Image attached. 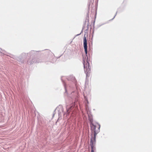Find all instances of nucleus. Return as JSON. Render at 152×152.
Segmentation results:
<instances>
[{
	"mask_svg": "<svg viewBox=\"0 0 152 152\" xmlns=\"http://www.w3.org/2000/svg\"><path fill=\"white\" fill-rule=\"evenodd\" d=\"M99 131L96 132L95 130L94 131V137H92L91 139L90 145L91 149V152H94V149L95 148L94 147L96 143V136L99 132L100 128V125H99Z\"/></svg>",
	"mask_w": 152,
	"mask_h": 152,
	"instance_id": "f257e3e1",
	"label": "nucleus"
},
{
	"mask_svg": "<svg viewBox=\"0 0 152 152\" xmlns=\"http://www.w3.org/2000/svg\"><path fill=\"white\" fill-rule=\"evenodd\" d=\"M83 47L85 50V53L86 55L87 54V40L85 36L83 39Z\"/></svg>",
	"mask_w": 152,
	"mask_h": 152,
	"instance_id": "f03ea898",
	"label": "nucleus"
},
{
	"mask_svg": "<svg viewBox=\"0 0 152 152\" xmlns=\"http://www.w3.org/2000/svg\"><path fill=\"white\" fill-rule=\"evenodd\" d=\"M84 67L85 69V70H84L85 71V70L86 67V72H87V71L88 72L90 70V66H89V63L88 62L86 64V66L85 65V64H84Z\"/></svg>",
	"mask_w": 152,
	"mask_h": 152,
	"instance_id": "7ed1b4c3",
	"label": "nucleus"
},
{
	"mask_svg": "<svg viewBox=\"0 0 152 152\" xmlns=\"http://www.w3.org/2000/svg\"><path fill=\"white\" fill-rule=\"evenodd\" d=\"M72 106H71L69 109H68L67 108H66L67 112L68 114H69V110H72Z\"/></svg>",
	"mask_w": 152,
	"mask_h": 152,
	"instance_id": "20e7f679",
	"label": "nucleus"
},
{
	"mask_svg": "<svg viewBox=\"0 0 152 152\" xmlns=\"http://www.w3.org/2000/svg\"><path fill=\"white\" fill-rule=\"evenodd\" d=\"M84 99L86 101V102L87 104H88V100L87 98L86 97L85 95H84Z\"/></svg>",
	"mask_w": 152,
	"mask_h": 152,
	"instance_id": "39448f33",
	"label": "nucleus"
},
{
	"mask_svg": "<svg viewBox=\"0 0 152 152\" xmlns=\"http://www.w3.org/2000/svg\"><path fill=\"white\" fill-rule=\"evenodd\" d=\"M116 15V14L115 15L114 17L112 19V20H113L115 18Z\"/></svg>",
	"mask_w": 152,
	"mask_h": 152,
	"instance_id": "423d86ee",
	"label": "nucleus"
},
{
	"mask_svg": "<svg viewBox=\"0 0 152 152\" xmlns=\"http://www.w3.org/2000/svg\"><path fill=\"white\" fill-rule=\"evenodd\" d=\"M65 90L66 91V87L65 86Z\"/></svg>",
	"mask_w": 152,
	"mask_h": 152,
	"instance_id": "0eeeda50",
	"label": "nucleus"
},
{
	"mask_svg": "<svg viewBox=\"0 0 152 152\" xmlns=\"http://www.w3.org/2000/svg\"><path fill=\"white\" fill-rule=\"evenodd\" d=\"M80 34H77V36H78V35H79Z\"/></svg>",
	"mask_w": 152,
	"mask_h": 152,
	"instance_id": "6e6552de",
	"label": "nucleus"
},
{
	"mask_svg": "<svg viewBox=\"0 0 152 152\" xmlns=\"http://www.w3.org/2000/svg\"><path fill=\"white\" fill-rule=\"evenodd\" d=\"M96 127V126H94V129H95Z\"/></svg>",
	"mask_w": 152,
	"mask_h": 152,
	"instance_id": "1a4fd4ad",
	"label": "nucleus"
},
{
	"mask_svg": "<svg viewBox=\"0 0 152 152\" xmlns=\"http://www.w3.org/2000/svg\"><path fill=\"white\" fill-rule=\"evenodd\" d=\"M1 49H0V52H1Z\"/></svg>",
	"mask_w": 152,
	"mask_h": 152,
	"instance_id": "9d476101",
	"label": "nucleus"
}]
</instances>
